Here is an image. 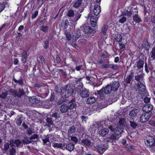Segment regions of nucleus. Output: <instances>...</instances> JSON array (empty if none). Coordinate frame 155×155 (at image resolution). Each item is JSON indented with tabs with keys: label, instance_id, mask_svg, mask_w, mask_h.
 <instances>
[{
	"label": "nucleus",
	"instance_id": "obj_21",
	"mask_svg": "<svg viewBox=\"0 0 155 155\" xmlns=\"http://www.w3.org/2000/svg\"><path fill=\"white\" fill-rule=\"evenodd\" d=\"M96 18L95 17L91 16V18L90 23L91 26L94 27L96 24Z\"/></svg>",
	"mask_w": 155,
	"mask_h": 155
},
{
	"label": "nucleus",
	"instance_id": "obj_1",
	"mask_svg": "<svg viewBox=\"0 0 155 155\" xmlns=\"http://www.w3.org/2000/svg\"><path fill=\"white\" fill-rule=\"evenodd\" d=\"M82 79L80 78H76L75 80V81L77 84H79V85H78L77 89L79 90L80 94V96L83 98L86 97H88L89 95V91L87 89L84 88L82 90H81L82 89L83 87V84L82 82H81Z\"/></svg>",
	"mask_w": 155,
	"mask_h": 155
},
{
	"label": "nucleus",
	"instance_id": "obj_53",
	"mask_svg": "<svg viewBox=\"0 0 155 155\" xmlns=\"http://www.w3.org/2000/svg\"><path fill=\"white\" fill-rule=\"evenodd\" d=\"M150 148V150L151 152H155V145L152 146H149Z\"/></svg>",
	"mask_w": 155,
	"mask_h": 155
},
{
	"label": "nucleus",
	"instance_id": "obj_56",
	"mask_svg": "<svg viewBox=\"0 0 155 155\" xmlns=\"http://www.w3.org/2000/svg\"><path fill=\"white\" fill-rule=\"evenodd\" d=\"M132 14V12L131 10H130L129 11H127L125 13L126 15L129 17L131 16Z\"/></svg>",
	"mask_w": 155,
	"mask_h": 155
},
{
	"label": "nucleus",
	"instance_id": "obj_64",
	"mask_svg": "<svg viewBox=\"0 0 155 155\" xmlns=\"http://www.w3.org/2000/svg\"><path fill=\"white\" fill-rule=\"evenodd\" d=\"M81 15L80 14H78V15L76 16V19H75V21H77L80 18Z\"/></svg>",
	"mask_w": 155,
	"mask_h": 155
},
{
	"label": "nucleus",
	"instance_id": "obj_19",
	"mask_svg": "<svg viewBox=\"0 0 155 155\" xmlns=\"http://www.w3.org/2000/svg\"><path fill=\"white\" fill-rule=\"evenodd\" d=\"M108 29V26L107 25H104L103 26V27L102 28L101 31V34H102L104 35H105L107 31V29Z\"/></svg>",
	"mask_w": 155,
	"mask_h": 155
},
{
	"label": "nucleus",
	"instance_id": "obj_31",
	"mask_svg": "<svg viewBox=\"0 0 155 155\" xmlns=\"http://www.w3.org/2000/svg\"><path fill=\"white\" fill-rule=\"evenodd\" d=\"M23 94V92L22 91L19 90L17 92H15L14 95L15 97H19Z\"/></svg>",
	"mask_w": 155,
	"mask_h": 155
},
{
	"label": "nucleus",
	"instance_id": "obj_46",
	"mask_svg": "<svg viewBox=\"0 0 155 155\" xmlns=\"http://www.w3.org/2000/svg\"><path fill=\"white\" fill-rule=\"evenodd\" d=\"M16 151L13 148H12L10 150V155H15Z\"/></svg>",
	"mask_w": 155,
	"mask_h": 155
},
{
	"label": "nucleus",
	"instance_id": "obj_14",
	"mask_svg": "<svg viewBox=\"0 0 155 155\" xmlns=\"http://www.w3.org/2000/svg\"><path fill=\"white\" fill-rule=\"evenodd\" d=\"M90 140L87 139H84L81 141V144L86 146H89L91 144Z\"/></svg>",
	"mask_w": 155,
	"mask_h": 155
},
{
	"label": "nucleus",
	"instance_id": "obj_60",
	"mask_svg": "<svg viewBox=\"0 0 155 155\" xmlns=\"http://www.w3.org/2000/svg\"><path fill=\"white\" fill-rule=\"evenodd\" d=\"M149 124L155 127V121L153 120H150L149 121Z\"/></svg>",
	"mask_w": 155,
	"mask_h": 155
},
{
	"label": "nucleus",
	"instance_id": "obj_34",
	"mask_svg": "<svg viewBox=\"0 0 155 155\" xmlns=\"http://www.w3.org/2000/svg\"><path fill=\"white\" fill-rule=\"evenodd\" d=\"M68 107L69 109L71 110L75 108L76 107L77 105L75 103H71V104Z\"/></svg>",
	"mask_w": 155,
	"mask_h": 155
},
{
	"label": "nucleus",
	"instance_id": "obj_48",
	"mask_svg": "<svg viewBox=\"0 0 155 155\" xmlns=\"http://www.w3.org/2000/svg\"><path fill=\"white\" fill-rule=\"evenodd\" d=\"M142 78V76L141 75H137L135 76V79L137 81H140Z\"/></svg>",
	"mask_w": 155,
	"mask_h": 155
},
{
	"label": "nucleus",
	"instance_id": "obj_45",
	"mask_svg": "<svg viewBox=\"0 0 155 155\" xmlns=\"http://www.w3.org/2000/svg\"><path fill=\"white\" fill-rule=\"evenodd\" d=\"M109 67L113 69L114 70H117L118 68V66L117 65L110 64L109 65Z\"/></svg>",
	"mask_w": 155,
	"mask_h": 155
},
{
	"label": "nucleus",
	"instance_id": "obj_23",
	"mask_svg": "<svg viewBox=\"0 0 155 155\" xmlns=\"http://www.w3.org/2000/svg\"><path fill=\"white\" fill-rule=\"evenodd\" d=\"M119 123L120 125V127H117V128H122L123 129V127L125 126L126 124V122L125 121V120L124 118H120L119 120Z\"/></svg>",
	"mask_w": 155,
	"mask_h": 155
},
{
	"label": "nucleus",
	"instance_id": "obj_32",
	"mask_svg": "<svg viewBox=\"0 0 155 155\" xmlns=\"http://www.w3.org/2000/svg\"><path fill=\"white\" fill-rule=\"evenodd\" d=\"M150 58L152 60L155 59V47H154L150 54Z\"/></svg>",
	"mask_w": 155,
	"mask_h": 155
},
{
	"label": "nucleus",
	"instance_id": "obj_24",
	"mask_svg": "<svg viewBox=\"0 0 155 155\" xmlns=\"http://www.w3.org/2000/svg\"><path fill=\"white\" fill-rule=\"evenodd\" d=\"M97 124L99 127H102L103 128H105L107 126V124H106V122L104 120L100 122H98L97 123Z\"/></svg>",
	"mask_w": 155,
	"mask_h": 155
},
{
	"label": "nucleus",
	"instance_id": "obj_50",
	"mask_svg": "<svg viewBox=\"0 0 155 155\" xmlns=\"http://www.w3.org/2000/svg\"><path fill=\"white\" fill-rule=\"evenodd\" d=\"M8 94V92L5 91V92H3L2 94L0 95V97L3 98H4L6 97Z\"/></svg>",
	"mask_w": 155,
	"mask_h": 155
},
{
	"label": "nucleus",
	"instance_id": "obj_12",
	"mask_svg": "<svg viewBox=\"0 0 155 155\" xmlns=\"http://www.w3.org/2000/svg\"><path fill=\"white\" fill-rule=\"evenodd\" d=\"M137 85L139 91L141 92H143L145 91V86L141 82H138Z\"/></svg>",
	"mask_w": 155,
	"mask_h": 155
},
{
	"label": "nucleus",
	"instance_id": "obj_3",
	"mask_svg": "<svg viewBox=\"0 0 155 155\" xmlns=\"http://www.w3.org/2000/svg\"><path fill=\"white\" fill-rule=\"evenodd\" d=\"M112 91V89L110 84L107 85L104 89H102L98 91V94L101 97H103L104 94H107L110 93Z\"/></svg>",
	"mask_w": 155,
	"mask_h": 155
},
{
	"label": "nucleus",
	"instance_id": "obj_54",
	"mask_svg": "<svg viewBox=\"0 0 155 155\" xmlns=\"http://www.w3.org/2000/svg\"><path fill=\"white\" fill-rule=\"evenodd\" d=\"M38 137V136L37 134H35L32 135L30 138V140H32L37 139Z\"/></svg>",
	"mask_w": 155,
	"mask_h": 155
},
{
	"label": "nucleus",
	"instance_id": "obj_11",
	"mask_svg": "<svg viewBox=\"0 0 155 155\" xmlns=\"http://www.w3.org/2000/svg\"><path fill=\"white\" fill-rule=\"evenodd\" d=\"M73 90L70 87H67L65 90V94L64 96L66 97L71 95L73 92Z\"/></svg>",
	"mask_w": 155,
	"mask_h": 155
},
{
	"label": "nucleus",
	"instance_id": "obj_27",
	"mask_svg": "<svg viewBox=\"0 0 155 155\" xmlns=\"http://www.w3.org/2000/svg\"><path fill=\"white\" fill-rule=\"evenodd\" d=\"M82 4V1L81 0L77 1L74 3L73 6L75 8H78L80 7Z\"/></svg>",
	"mask_w": 155,
	"mask_h": 155
},
{
	"label": "nucleus",
	"instance_id": "obj_13",
	"mask_svg": "<svg viewBox=\"0 0 155 155\" xmlns=\"http://www.w3.org/2000/svg\"><path fill=\"white\" fill-rule=\"evenodd\" d=\"M139 110L137 109H134L130 111L129 115L131 117H135L136 116L137 114L139 112Z\"/></svg>",
	"mask_w": 155,
	"mask_h": 155
},
{
	"label": "nucleus",
	"instance_id": "obj_15",
	"mask_svg": "<svg viewBox=\"0 0 155 155\" xmlns=\"http://www.w3.org/2000/svg\"><path fill=\"white\" fill-rule=\"evenodd\" d=\"M83 31L85 34H89L92 32V29L90 27L85 26L83 29Z\"/></svg>",
	"mask_w": 155,
	"mask_h": 155
},
{
	"label": "nucleus",
	"instance_id": "obj_9",
	"mask_svg": "<svg viewBox=\"0 0 155 155\" xmlns=\"http://www.w3.org/2000/svg\"><path fill=\"white\" fill-rule=\"evenodd\" d=\"M29 101L33 104H38L40 101V98L36 96H33L30 97L29 99Z\"/></svg>",
	"mask_w": 155,
	"mask_h": 155
},
{
	"label": "nucleus",
	"instance_id": "obj_17",
	"mask_svg": "<svg viewBox=\"0 0 155 155\" xmlns=\"http://www.w3.org/2000/svg\"><path fill=\"white\" fill-rule=\"evenodd\" d=\"M109 132V130L107 129H102L99 131V134L102 137L105 136Z\"/></svg>",
	"mask_w": 155,
	"mask_h": 155
},
{
	"label": "nucleus",
	"instance_id": "obj_39",
	"mask_svg": "<svg viewBox=\"0 0 155 155\" xmlns=\"http://www.w3.org/2000/svg\"><path fill=\"white\" fill-rule=\"evenodd\" d=\"M23 120V117H21L18 119L16 121V123L18 125H20Z\"/></svg>",
	"mask_w": 155,
	"mask_h": 155
},
{
	"label": "nucleus",
	"instance_id": "obj_38",
	"mask_svg": "<svg viewBox=\"0 0 155 155\" xmlns=\"http://www.w3.org/2000/svg\"><path fill=\"white\" fill-rule=\"evenodd\" d=\"M74 11L72 10H69L67 13L68 16L69 17H73L74 16Z\"/></svg>",
	"mask_w": 155,
	"mask_h": 155
},
{
	"label": "nucleus",
	"instance_id": "obj_7",
	"mask_svg": "<svg viewBox=\"0 0 155 155\" xmlns=\"http://www.w3.org/2000/svg\"><path fill=\"white\" fill-rule=\"evenodd\" d=\"M153 108V105L150 104H147L145 105L143 107V110L145 112L149 113L151 114V111L152 110Z\"/></svg>",
	"mask_w": 155,
	"mask_h": 155
},
{
	"label": "nucleus",
	"instance_id": "obj_51",
	"mask_svg": "<svg viewBox=\"0 0 155 155\" xmlns=\"http://www.w3.org/2000/svg\"><path fill=\"white\" fill-rule=\"evenodd\" d=\"M71 140L75 143H76L78 141V139L76 137L71 136Z\"/></svg>",
	"mask_w": 155,
	"mask_h": 155
},
{
	"label": "nucleus",
	"instance_id": "obj_28",
	"mask_svg": "<svg viewBox=\"0 0 155 155\" xmlns=\"http://www.w3.org/2000/svg\"><path fill=\"white\" fill-rule=\"evenodd\" d=\"M132 78V74H130L129 75L127 76L125 79V81L127 83L129 84Z\"/></svg>",
	"mask_w": 155,
	"mask_h": 155
},
{
	"label": "nucleus",
	"instance_id": "obj_33",
	"mask_svg": "<svg viewBox=\"0 0 155 155\" xmlns=\"http://www.w3.org/2000/svg\"><path fill=\"white\" fill-rule=\"evenodd\" d=\"M144 62L143 61L140 60L138 61L137 64V67L139 69H140L143 67Z\"/></svg>",
	"mask_w": 155,
	"mask_h": 155
},
{
	"label": "nucleus",
	"instance_id": "obj_42",
	"mask_svg": "<svg viewBox=\"0 0 155 155\" xmlns=\"http://www.w3.org/2000/svg\"><path fill=\"white\" fill-rule=\"evenodd\" d=\"M14 81L16 83H18L20 85H22L23 84V82L22 79H21L18 80H17L15 79H14Z\"/></svg>",
	"mask_w": 155,
	"mask_h": 155
},
{
	"label": "nucleus",
	"instance_id": "obj_47",
	"mask_svg": "<svg viewBox=\"0 0 155 155\" xmlns=\"http://www.w3.org/2000/svg\"><path fill=\"white\" fill-rule=\"evenodd\" d=\"M9 144L8 143H5L4 144V149L5 151H6L9 148Z\"/></svg>",
	"mask_w": 155,
	"mask_h": 155
},
{
	"label": "nucleus",
	"instance_id": "obj_5",
	"mask_svg": "<svg viewBox=\"0 0 155 155\" xmlns=\"http://www.w3.org/2000/svg\"><path fill=\"white\" fill-rule=\"evenodd\" d=\"M94 147L101 154H103L107 149V147L104 144H99L95 146Z\"/></svg>",
	"mask_w": 155,
	"mask_h": 155
},
{
	"label": "nucleus",
	"instance_id": "obj_25",
	"mask_svg": "<svg viewBox=\"0 0 155 155\" xmlns=\"http://www.w3.org/2000/svg\"><path fill=\"white\" fill-rule=\"evenodd\" d=\"M76 131V128L74 126H73L71 127L68 130V134H71L74 133Z\"/></svg>",
	"mask_w": 155,
	"mask_h": 155
},
{
	"label": "nucleus",
	"instance_id": "obj_18",
	"mask_svg": "<svg viewBox=\"0 0 155 155\" xmlns=\"http://www.w3.org/2000/svg\"><path fill=\"white\" fill-rule=\"evenodd\" d=\"M96 99L94 97H88L87 100V102L88 104H91L96 101Z\"/></svg>",
	"mask_w": 155,
	"mask_h": 155
},
{
	"label": "nucleus",
	"instance_id": "obj_59",
	"mask_svg": "<svg viewBox=\"0 0 155 155\" xmlns=\"http://www.w3.org/2000/svg\"><path fill=\"white\" fill-rule=\"evenodd\" d=\"M49 44V41H46L44 42L45 45L44 46V48H48V44Z\"/></svg>",
	"mask_w": 155,
	"mask_h": 155
},
{
	"label": "nucleus",
	"instance_id": "obj_43",
	"mask_svg": "<svg viewBox=\"0 0 155 155\" xmlns=\"http://www.w3.org/2000/svg\"><path fill=\"white\" fill-rule=\"evenodd\" d=\"M117 41L118 42H120L122 39V37L120 35H117V37L115 38Z\"/></svg>",
	"mask_w": 155,
	"mask_h": 155
},
{
	"label": "nucleus",
	"instance_id": "obj_6",
	"mask_svg": "<svg viewBox=\"0 0 155 155\" xmlns=\"http://www.w3.org/2000/svg\"><path fill=\"white\" fill-rule=\"evenodd\" d=\"M150 115L149 113H145L143 114L140 118V121L142 123L147 122L150 117Z\"/></svg>",
	"mask_w": 155,
	"mask_h": 155
},
{
	"label": "nucleus",
	"instance_id": "obj_16",
	"mask_svg": "<svg viewBox=\"0 0 155 155\" xmlns=\"http://www.w3.org/2000/svg\"><path fill=\"white\" fill-rule=\"evenodd\" d=\"M21 143V142L19 139L15 140L14 142L13 140H12L10 141V145L12 147L14 146V144H15L17 147H18L19 146Z\"/></svg>",
	"mask_w": 155,
	"mask_h": 155
},
{
	"label": "nucleus",
	"instance_id": "obj_10",
	"mask_svg": "<svg viewBox=\"0 0 155 155\" xmlns=\"http://www.w3.org/2000/svg\"><path fill=\"white\" fill-rule=\"evenodd\" d=\"M100 6L96 5L93 9V14L96 16L98 15L101 12Z\"/></svg>",
	"mask_w": 155,
	"mask_h": 155
},
{
	"label": "nucleus",
	"instance_id": "obj_58",
	"mask_svg": "<svg viewBox=\"0 0 155 155\" xmlns=\"http://www.w3.org/2000/svg\"><path fill=\"white\" fill-rule=\"evenodd\" d=\"M119 47L120 49H123L125 47V45L122 43H119Z\"/></svg>",
	"mask_w": 155,
	"mask_h": 155
},
{
	"label": "nucleus",
	"instance_id": "obj_30",
	"mask_svg": "<svg viewBox=\"0 0 155 155\" xmlns=\"http://www.w3.org/2000/svg\"><path fill=\"white\" fill-rule=\"evenodd\" d=\"M143 46L147 50H148L150 48V45L149 43L146 41H143Z\"/></svg>",
	"mask_w": 155,
	"mask_h": 155
},
{
	"label": "nucleus",
	"instance_id": "obj_49",
	"mask_svg": "<svg viewBox=\"0 0 155 155\" xmlns=\"http://www.w3.org/2000/svg\"><path fill=\"white\" fill-rule=\"evenodd\" d=\"M65 34L68 40L69 41L70 40L71 38V35L70 33L69 32H67Z\"/></svg>",
	"mask_w": 155,
	"mask_h": 155
},
{
	"label": "nucleus",
	"instance_id": "obj_20",
	"mask_svg": "<svg viewBox=\"0 0 155 155\" xmlns=\"http://www.w3.org/2000/svg\"><path fill=\"white\" fill-rule=\"evenodd\" d=\"M68 109V107L67 105L63 104L61 105L60 110L62 113H64L67 112Z\"/></svg>",
	"mask_w": 155,
	"mask_h": 155
},
{
	"label": "nucleus",
	"instance_id": "obj_37",
	"mask_svg": "<svg viewBox=\"0 0 155 155\" xmlns=\"http://www.w3.org/2000/svg\"><path fill=\"white\" fill-rule=\"evenodd\" d=\"M48 29V27L47 26H43L40 27V29L44 32H47Z\"/></svg>",
	"mask_w": 155,
	"mask_h": 155
},
{
	"label": "nucleus",
	"instance_id": "obj_62",
	"mask_svg": "<svg viewBox=\"0 0 155 155\" xmlns=\"http://www.w3.org/2000/svg\"><path fill=\"white\" fill-rule=\"evenodd\" d=\"M19 62L18 60V59L17 58H14V63L15 65H17L18 64Z\"/></svg>",
	"mask_w": 155,
	"mask_h": 155
},
{
	"label": "nucleus",
	"instance_id": "obj_61",
	"mask_svg": "<svg viewBox=\"0 0 155 155\" xmlns=\"http://www.w3.org/2000/svg\"><path fill=\"white\" fill-rule=\"evenodd\" d=\"M28 134L29 135H31L33 133L32 130L31 129H29L27 130Z\"/></svg>",
	"mask_w": 155,
	"mask_h": 155
},
{
	"label": "nucleus",
	"instance_id": "obj_57",
	"mask_svg": "<svg viewBox=\"0 0 155 155\" xmlns=\"http://www.w3.org/2000/svg\"><path fill=\"white\" fill-rule=\"evenodd\" d=\"M150 100V98L148 97H145L144 99V102L146 103H149Z\"/></svg>",
	"mask_w": 155,
	"mask_h": 155
},
{
	"label": "nucleus",
	"instance_id": "obj_29",
	"mask_svg": "<svg viewBox=\"0 0 155 155\" xmlns=\"http://www.w3.org/2000/svg\"><path fill=\"white\" fill-rule=\"evenodd\" d=\"M133 20L137 23H139L141 21L140 18L137 15H135L133 16Z\"/></svg>",
	"mask_w": 155,
	"mask_h": 155
},
{
	"label": "nucleus",
	"instance_id": "obj_36",
	"mask_svg": "<svg viewBox=\"0 0 155 155\" xmlns=\"http://www.w3.org/2000/svg\"><path fill=\"white\" fill-rule=\"evenodd\" d=\"M51 117L48 115L47 117L46 121L47 122L50 124H53V121L52 120Z\"/></svg>",
	"mask_w": 155,
	"mask_h": 155
},
{
	"label": "nucleus",
	"instance_id": "obj_35",
	"mask_svg": "<svg viewBox=\"0 0 155 155\" xmlns=\"http://www.w3.org/2000/svg\"><path fill=\"white\" fill-rule=\"evenodd\" d=\"M125 149L129 151L130 152H132L134 151V149L133 146L127 145L125 147Z\"/></svg>",
	"mask_w": 155,
	"mask_h": 155
},
{
	"label": "nucleus",
	"instance_id": "obj_22",
	"mask_svg": "<svg viewBox=\"0 0 155 155\" xmlns=\"http://www.w3.org/2000/svg\"><path fill=\"white\" fill-rule=\"evenodd\" d=\"M74 145L71 143H69L67 144L66 146V149L70 151H72L74 150Z\"/></svg>",
	"mask_w": 155,
	"mask_h": 155
},
{
	"label": "nucleus",
	"instance_id": "obj_55",
	"mask_svg": "<svg viewBox=\"0 0 155 155\" xmlns=\"http://www.w3.org/2000/svg\"><path fill=\"white\" fill-rule=\"evenodd\" d=\"M5 7V6L3 3L0 4V12L2 11Z\"/></svg>",
	"mask_w": 155,
	"mask_h": 155
},
{
	"label": "nucleus",
	"instance_id": "obj_44",
	"mask_svg": "<svg viewBox=\"0 0 155 155\" xmlns=\"http://www.w3.org/2000/svg\"><path fill=\"white\" fill-rule=\"evenodd\" d=\"M130 126L133 128H135L137 126V124H136L135 122L130 121Z\"/></svg>",
	"mask_w": 155,
	"mask_h": 155
},
{
	"label": "nucleus",
	"instance_id": "obj_26",
	"mask_svg": "<svg viewBox=\"0 0 155 155\" xmlns=\"http://www.w3.org/2000/svg\"><path fill=\"white\" fill-rule=\"evenodd\" d=\"M52 146L55 148H62L64 146V145L61 143H54L52 144Z\"/></svg>",
	"mask_w": 155,
	"mask_h": 155
},
{
	"label": "nucleus",
	"instance_id": "obj_40",
	"mask_svg": "<svg viewBox=\"0 0 155 155\" xmlns=\"http://www.w3.org/2000/svg\"><path fill=\"white\" fill-rule=\"evenodd\" d=\"M21 54L22 57L25 59H26L27 58V57L28 55V54H27V52L25 51H23L22 53H21Z\"/></svg>",
	"mask_w": 155,
	"mask_h": 155
},
{
	"label": "nucleus",
	"instance_id": "obj_8",
	"mask_svg": "<svg viewBox=\"0 0 155 155\" xmlns=\"http://www.w3.org/2000/svg\"><path fill=\"white\" fill-rule=\"evenodd\" d=\"M110 85L112 91H114L117 90L120 86L119 83L117 81H115L112 83H111Z\"/></svg>",
	"mask_w": 155,
	"mask_h": 155
},
{
	"label": "nucleus",
	"instance_id": "obj_52",
	"mask_svg": "<svg viewBox=\"0 0 155 155\" xmlns=\"http://www.w3.org/2000/svg\"><path fill=\"white\" fill-rule=\"evenodd\" d=\"M38 11H36L32 15V17H31L32 18V19L35 18L37 17V15H38Z\"/></svg>",
	"mask_w": 155,
	"mask_h": 155
},
{
	"label": "nucleus",
	"instance_id": "obj_2",
	"mask_svg": "<svg viewBox=\"0 0 155 155\" xmlns=\"http://www.w3.org/2000/svg\"><path fill=\"white\" fill-rule=\"evenodd\" d=\"M109 128L111 130L114 131L115 133V135H111L109 137V138L112 140L117 139V137L116 136L119 135L123 132V129L122 128H115L114 126H110Z\"/></svg>",
	"mask_w": 155,
	"mask_h": 155
},
{
	"label": "nucleus",
	"instance_id": "obj_4",
	"mask_svg": "<svg viewBox=\"0 0 155 155\" xmlns=\"http://www.w3.org/2000/svg\"><path fill=\"white\" fill-rule=\"evenodd\" d=\"M145 144L149 146L155 145V140L153 136L148 135L146 137V140L145 141Z\"/></svg>",
	"mask_w": 155,
	"mask_h": 155
},
{
	"label": "nucleus",
	"instance_id": "obj_41",
	"mask_svg": "<svg viewBox=\"0 0 155 155\" xmlns=\"http://www.w3.org/2000/svg\"><path fill=\"white\" fill-rule=\"evenodd\" d=\"M126 20V18L124 17H122L120 18L119 20V22L120 23H123Z\"/></svg>",
	"mask_w": 155,
	"mask_h": 155
},
{
	"label": "nucleus",
	"instance_id": "obj_63",
	"mask_svg": "<svg viewBox=\"0 0 155 155\" xmlns=\"http://www.w3.org/2000/svg\"><path fill=\"white\" fill-rule=\"evenodd\" d=\"M43 143H46L49 142V140L48 138H46L45 139H42Z\"/></svg>",
	"mask_w": 155,
	"mask_h": 155
}]
</instances>
